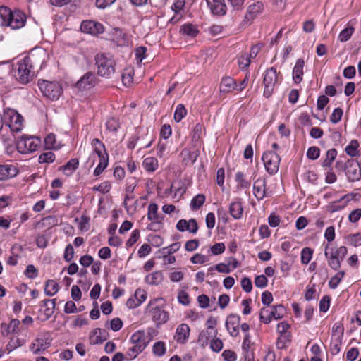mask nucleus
Segmentation results:
<instances>
[{
    "mask_svg": "<svg viewBox=\"0 0 361 361\" xmlns=\"http://www.w3.org/2000/svg\"><path fill=\"white\" fill-rule=\"evenodd\" d=\"M178 300L180 304L188 305L190 304L189 295L185 291L180 290L178 293Z\"/></svg>",
    "mask_w": 361,
    "mask_h": 361,
    "instance_id": "57",
    "label": "nucleus"
},
{
    "mask_svg": "<svg viewBox=\"0 0 361 361\" xmlns=\"http://www.w3.org/2000/svg\"><path fill=\"white\" fill-rule=\"evenodd\" d=\"M190 331V327L187 324L178 325L176 329L175 339L179 343H185L189 338Z\"/></svg>",
    "mask_w": 361,
    "mask_h": 361,
    "instance_id": "19",
    "label": "nucleus"
},
{
    "mask_svg": "<svg viewBox=\"0 0 361 361\" xmlns=\"http://www.w3.org/2000/svg\"><path fill=\"white\" fill-rule=\"evenodd\" d=\"M45 53L41 51L39 57L35 54H30L19 60L16 64L17 72L16 79L20 83H29L35 76L36 69L40 70L44 61Z\"/></svg>",
    "mask_w": 361,
    "mask_h": 361,
    "instance_id": "1",
    "label": "nucleus"
},
{
    "mask_svg": "<svg viewBox=\"0 0 361 361\" xmlns=\"http://www.w3.org/2000/svg\"><path fill=\"white\" fill-rule=\"evenodd\" d=\"M142 166L149 172H153L158 168V161L156 158L149 157L144 159Z\"/></svg>",
    "mask_w": 361,
    "mask_h": 361,
    "instance_id": "33",
    "label": "nucleus"
},
{
    "mask_svg": "<svg viewBox=\"0 0 361 361\" xmlns=\"http://www.w3.org/2000/svg\"><path fill=\"white\" fill-rule=\"evenodd\" d=\"M26 22L25 14L20 11H12L6 6H0V25L10 27L12 30L23 27Z\"/></svg>",
    "mask_w": 361,
    "mask_h": 361,
    "instance_id": "2",
    "label": "nucleus"
},
{
    "mask_svg": "<svg viewBox=\"0 0 361 361\" xmlns=\"http://www.w3.org/2000/svg\"><path fill=\"white\" fill-rule=\"evenodd\" d=\"M358 147V141L357 140H352L349 145L345 147V151L349 156L355 157L359 154Z\"/></svg>",
    "mask_w": 361,
    "mask_h": 361,
    "instance_id": "39",
    "label": "nucleus"
},
{
    "mask_svg": "<svg viewBox=\"0 0 361 361\" xmlns=\"http://www.w3.org/2000/svg\"><path fill=\"white\" fill-rule=\"evenodd\" d=\"M4 123L12 133H19L23 128V118L16 110L6 109L3 115Z\"/></svg>",
    "mask_w": 361,
    "mask_h": 361,
    "instance_id": "7",
    "label": "nucleus"
},
{
    "mask_svg": "<svg viewBox=\"0 0 361 361\" xmlns=\"http://www.w3.org/2000/svg\"><path fill=\"white\" fill-rule=\"evenodd\" d=\"M59 284L54 280H47L45 282L44 293L48 296H53L59 291Z\"/></svg>",
    "mask_w": 361,
    "mask_h": 361,
    "instance_id": "31",
    "label": "nucleus"
},
{
    "mask_svg": "<svg viewBox=\"0 0 361 361\" xmlns=\"http://www.w3.org/2000/svg\"><path fill=\"white\" fill-rule=\"evenodd\" d=\"M216 331H212L209 329L202 330L199 334L198 343H201L202 345L207 344L209 338L213 336H216Z\"/></svg>",
    "mask_w": 361,
    "mask_h": 361,
    "instance_id": "35",
    "label": "nucleus"
},
{
    "mask_svg": "<svg viewBox=\"0 0 361 361\" xmlns=\"http://www.w3.org/2000/svg\"><path fill=\"white\" fill-rule=\"evenodd\" d=\"M320 154L319 148L315 146L310 147L307 152V157L312 160L317 159Z\"/></svg>",
    "mask_w": 361,
    "mask_h": 361,
    "instance_id": "51",
    "label": "nucleus"
},
{
    "mask_svg": "<svg viewBox=\"0 0 361 361\" xmlns=\"http://www.w3.org/2000/svg\"><path fill=\"white\" fill-rule=\"evenodd\" d=\"M268 280L264 275L257 276L255 279V284L257 287L263 288L267 285Z\"/></svg>",
    "mask_w": 361,
    "mask_h": 361,
    "instance_id": "63",
    "label": "nucleus"
},
{
    "mask_svg": "<svg viewBox=\"0 0 361 361\" xmlns=\"http://www.w3.org/2000/svg\"><path fill=\"white\" fill-rule=\"evenodd\" d=\"M39 162L41 164L44 163H52L55 160V154L52 152H47L42 153L39 157Z\"/></svg>",
    "mask_w": 361,
    "mask_h": 361,
    "instance_id": "46",
    "label": "nucleus"
},
{
    "mask_svg": "<svg viewBox=\"0 0 361 361\" xmlns=\"http://www.w3.org/2000/svg\"><path fill=\"white\" fill-rule=\"evenodd\" d=\"M348 242L353 246L357 247L361 245V233H357L348 236Z\"/></svg>",
    "mask_w": 361,
    "mask_h": 361,
    "instance_id": "50",
    "label": "nucleus"
},
{
    "mask_svg": "<svg viewBox=\"0 0 361 361\" xmlns=\"http://www.w3.org/2000/svg\"><path fill=\"white\" fill-rule=\"evenodd\" d=\"M38 86L43 95L51 100H57L61 93V85L56 81L39 80Z\"/></svg>",
    "mask_w": 361,
    "mask_h": 361,
    "instance_id": "8",
    "label": "nucleus"
},
{
    "mask_svg": "<svg viewBox=\"0 0 361 361\" xmlns=\"http://www.w3.org/2000/svg\"><path fill=\"white\" fill-rule=\"evenodd\" d=\"M229 213L235 219H240L242 218L243 207L240 199H236L230 204Z\"/></svg>",
    "mask_w": 361,
    "mask_h": 361,
    "instance_id": "22",
    "label": "nucleus"
},
{
    "mask_svg": "<svg viewBox=\"0 0 361 361\" xmlns=\"http://www.w3.org/2000/svg\"><path fill=\"white\" fill-rule=\"evenodd\" d=\"M240 322V317L238 314H230L226 321V328L230 335L235 337L238 335V327Z\"/></svg>",
    "mask_w": 361,
    "mask_h": 361,
    "instance_id": "15",
    "label": "nucleus"
},
{
    "mask_svg": "<svg viewBox=\"0 0 361 361\" xmlns=\"http://www.w3.org/2000/svg\"><path fill=\"white\" fill-rule=\"evenodd\" d=\"M343 110L341 108H336L330 116V121L333 123H338L343 116Z\"/></svg>",
    "mask_w": 361,
    "mask_h": 361,
    "instance_id": "49",
    "label": "nucleus"
},
{
    "mask_svg": "<svg viewBox=\"0 0 361 361\" xmlns=\"http://www.w3.org/2000/svg\"><path fill=\"white\" fill-rule=\"evenodd\" d=\"M80 29L83 32L97 35L104 32L102 24L94 20H84L81 23Z\"/></svg>",
    "mask_w": 361,
    "mask_h": 361,
    "instance_id": "14",
    "label": "nucleus"
},
{
    "mask_svg": "<svg viewBox=\"0 0 361 361\" xmlns=\"http://www.w3.org/2000/svg\"><path fill=\"white\" fill-rule=\"evenodd\" d=\"M180 247V243L176 242L173 244H171L169 247H164L162 249V253L163 254H173L178 251Z\"/></svg>",
    "mask_w": 361,
    "mask_h": 361,
    "instance_id": "56",
    "label": "nucleus"
},
{
    "mask_svg": "<svg viewBox=\"0 0 361 361\" xmlns=\"http://www.w3.org/2000/svg\"><path fill=\"white\" fill-rule=\"evenodd\" d=\"M271 319H280L283 317L286 313V309L283 305H277L271 307Z\"/></svg>",
    "mask_w": 361,
    "mask_h": 361,
    "instance_id": "36",
    "label": "nucleus"
},
{
    "mask_svg": "<svg viewBox=\"0 0 361 361\" xmlns=\"http://www.w3.org/2000/svg\"><path fill=\"white\" fill-rule=\"evenodd\" d=\"M344 275L345 272L343 271H338L334 276H333L330 279L329 282V287L332 289H335L340 283Z\"/></svg>",
    "mask_w": 361,
    "mask_h": 361,
    "instance_id": "44",
    "label": "nucleus"
},
{
    "mask_svg": "<svg viewBox=\"0 0 361 361\" xmlns=\"http://www.w3.org/2000/svg\"><path fill=\"white\" fill-rule=\"evenodd\" d=\"M222 357L226 361H235L237 355L234 351L225 350L222 353Z\"/></svg>",
    "mask_w": 361,
    "mask_h": 361,
    "instance_id": "64",
    "label": "nucleus"
},
{
    "mask_svg": "<svg viewBox=\"0 0 361 361\" xmlns=\"http://www.w3.org/2000/svg\"><path fill=\"white\" fill-rule=\"evenodd\" d=\"M24 274L29 279H35L38 275L37 269L34 265L30 264L27 266V268L24 272Z\"/></svg>",
    "mask_w": 361,
    "mask_h": 361,
    "instance_id": "54",
    "label": "nucleus"
},
{
    "mask_svg": "<svg viewBox=\"0 0 361 361\" xmlns=\"http://www.w3.org/2000/svg\"><path fill=\"white\" fill-rule=\"evenodd\" d=\"M304 60L298 59L293 70V78L296 83H299L302 80Z\"/></svg>",
    "mask_w": 361,
    "mask_h": 361,
    "instance_id": "24",
    "label": "nucleus"
},
{
    "mask_svg": "<svg viewBox=\"0 0 361 361\" xmlns=\"http://www.w3.org/2000/svg\"><path fill=\"white\" fill-rule=\"evenodd\" d=\"M91 144L93 147V152L90 154V158L94 159L97 157L99 159V163L94 171V176H98L108 166L109 155L106 152L105 145L98 138L93 139ZM94 163V160L92 165Z\"/></svg>",
    "mask_w": 361,
    "mask_h": 361,
    "instance_id": "3",
    "label": "nucleus"
},
{
    "mask_svg": "<svg viewBox=\"0 0 361 361\" xmlns=\"http://www.w3.org/2000/svg\"><path fill=\"white\" fill-rule=\"evenodd\" d=\"M337 156V151L336 149L332 148L329 149L326 153V157L322 163V166L326 169L331 167L333 161Z\"/></svg>",
    "mask_w": 361,
    "mask_h": 361,
    "instance_id": "28",
    "label": "nucleus"
},
{
    "mask_svg": "<svg viewBox=\"0 0 361 361\" xmlns=\"http://www.w3.org/2000/svg\"><path fill=\"white\" fill-rule=\"evenodd\" d=\"M262 159L268 173L274 175L278 172L281 157L277 153L267 151L263 154Z\"/></svg>",
    "mask_w": 361,
    "mask_h": 361,
    "instance_id": "10",
    "label": "nucleus"
},
{
    "mask_svg": "<svg viewBox=\"0 0 361 361\" xmlns=\"http://www.w3.org/2000/svg\"><path fill=\"white\" fill-rule=\"evenodd\" d=\"M313 250L308 247H304L301 252V262L307 264L312 259Z\"/></svg>",
    "mask_w": 361,
    "mask_h": 361,
    "instance_id": "41",
    "label": "nucleus"
},
{
    "mask_svg": "<svg viewBox=\"0 0 361 361\" xmlns=\"http://www.w3.org/2000/svg\"><path fill=\"white\" fill-rule=\"evenodd\" d=\"M253 192L255 197L260 200L266 196H270L266 190V180L264 178H258L254 182Z\"/></svg>",
    "mask_w": 361,
    "mask_h": 361,
    "instance_id": "18",
    "label": "nucleus"
},
{
    "mask_svg": "<svg viewBox=\"0 0 361 361\" xmlns=\"http://www.w3.org/2000/svg\"><path fill=\"white\" fill-rule=\"evenodd\" d=\"M208 257L206 256V255H202V254H200V253H197L195 255H194L191 259H190V261L193 263V264H204L206 262L208 261Z\"/></svg>",
    "mask_w": 361,
    "mask_h": 361,
    "instance_id": "55",
    "label": "nucleus"
},
{
    "mask_svg": "<svg viewBox=\"0 0 361 361\" xmlns=\"http://www.w3.org/2000/svg\"><path fill=\"white\" fill-rule=\"evenodd\" d=\"M145 282L149 285H159L163 280V274L161 271H154L145 277Z\"/></svg>",
    "mask_w": 361,
    "mask_h": 361,
    "instance_id": "32",
    "label": "nucleus"
},
{
    "mask_svg": "<svg viewBox=\"0 0 361 361\" xmlns=\"http://www.w3.org/2000/svg\"><path fill=\"white\" fill-rule=\"evenodd\" d=\"M119 126L120 125L118 121L114 117L109 118L106 123V128L112 132L117 131Z\"/></svg>",
    "mask_w": 361,
    "mask_h": 361,
    "instance_id": "48",
    "label": "nucleus"
},
{
    "mask_svg": "<svg viewBox=\"0 0 361 361\" xmlns=\"http://www.w3.org/2000/svg\"><path fill=\"white\" fill-rule=\"evenodd\" d=\"M94 60L97 74L105 78H111L115 72L116 66L113 56L108 54L99 53L95 56Z\"/></svg>",
    "mask_w": 361,
    "mask_h": 361,
    "instance_id": "4",
    "label": "nucleus"
},
{
    "mask_svg": "<svg viewBox=\"0 0 361 361\" xmlns=\"http://www.w3.org/2000/svg\"><path fill=\"white\" fill-rule=\"evenodd\" d=\"M212 13L217 16L226 13L227 6L224 0H206Z\"/></svg>",
    "mask_w": 361,
    "mask_h": 361,
    "instance_id": "16",
    "label": "nucleus"
},
{
    "mask_svg": "<svg viewBox=\"0 0 361 361\" xmlns=\"http://www.w3.org/2000/svg\"><path fill=\"white\" fill-rule=\"evenodd\" d=\"M210 251L214 255H218L225 251V245L224 243H217L212 245Z\"/></svg>",
    "mask_w": 361,
    "mask_h": 361,
    "instance_id": "53",
    "label": "nucleus"
},
{
    "mask_svg": "<svg viewBox=\"0 0 361 361\" xmlns=\"http://www.w3.org/2000/svg\"><path fill=\"white\" fill-rule=\"evenodd\" d=\"M40 142L38 137L23 136L17 142L16 148L18 152L27 154L36 151Z\"/></svg>",
    "mask_w": 361,
    "mask_h": 361,
    "instance_id": "11",
    "label": "nucleus"
},
{
    "mask_svg": "<svg viewBox=\"0 0 361 361\" xmlns=\"http://www.w3.org/2000/svg\"><path fill=\"white\" fill-rule=\"evenodd\" d=\"M180 32L188 37H195L199 33L197 25L192 23H186L181 26Z\"/></svg>",
    "mask_w": 361,
    "mask_h": 361,
    "instance_id": "26",
    "label": "nucleus"
},
{
    "mask_svg": "<svg viewBox=\"0 0 361 361\" xmlns=\"http://www.w3.org/2000/svg\"><path fill=\"white\" fill-rule=\"evenodd\" d=\"M140 238V231L137 229L134 230L129 238V239L127 240L126 245L127 247H132L135 242L138 240Z\"/></svg>",
    "mask_w": 361,
    "mask_h": 361,
    "instance_id": "52",
    "label": "nucleus"
},
{
    "mask_svg": "<svg viewBox=\"0 0 361 361\" xmlns=\"http://www.w3.org/2000/svg\"><path fill=\"white\" fill-rule=\"evenodd\" d=\"M79 161L78 159H71L65 165L59 167V171H63L66 176H70L78 169Z\"/></svg>",
    "mask_w": 361,
    "mask_h": 361,
    "instance_id": "25",
    "label": "nucleus"
},
{
    "mask_svg": "<svg viewBox=\"0 0 361 361\" xmlns=\"http://www.w3.org/2000/svg\"><path fill=\"white\" fill-rule=\"evenodd\" d=\"M278 82V73L274 67L268 68L264 74L263 85L264 87L263 94L265 97L269 98L274 90L275 85Z\"/></svg>",
    "mask_w": 361,
    "mask_h": 361,
    "instance_id": "9",
    "label": "nucleus"
},
{
    "mask_svg": "<svg viewBox=\"0 0 361 361\" xmlns=\"http://www.w3.org/2000/svg\"><path fill=\"white\" fill-rule=\"evenodd\" d=\"M160 300L161 298L151 300L146 307V313L151 317L157 326L165 324L169 317V313L164 309V307L157 305V302Z\"/></svg>",
    "mask_w": 361,
    "mask_h": 361,
    "instance_id": "6",
    "label": "nucleus"
},
{
    "mask_svg": "<svg viewBox=\"0 0 361 361\" xmlns=\"http://www.w3.org/2000/svg\"><path fill=\"white\" fill-rule=\"evenodd\" d=\"M235 181L237 183L236 188L238 190L249 189L250 186V181L245 178L243 172L238 171L235 174Z\"/></svg>",
    "mask_w": 361,
    "mask_h": 361,
    "instance_id": "29",
    "label": "nucleus"
},
{
    "mask_svg": "<svg viewBox=\"0 0 361 361\" xmlns=\"http://www.w3.org/2000/svg\"><path fill=\"white\" fill-rule=\"evenodd\" d=\"M361 218V209L353 210L348 215V220L352 223L357 222Z\"/></svg>",
    "mask_w": 361,
    "mask_h": 361,
    "instance_id": "62",
    "label": "nucleus"
},
{
    "mask_svg": "<svg viewBox=\"0 0 361 361\" xmlns=\"http://www.w3.org/2000/svg\"><path fill=\"white\" fill-rule=\"evenodd\" d=\"M357 194L354 192H349L343 197H341L339 200L334 201L329 203L327 206V210L330 213H334L336 212H338L341 209H343L349 202L353 200L357 199Z\"/></svg>",
    "mask_w": 361,
    "mask_h": 361,
    "instance_id": "13",
    "label": "nucleus"
},
{
    "mask_svg": "<svg viewBox=\"0 0 361 361\" xmlns=\"http://www.w3.org/2000/svg\"><path fill=\"white\" fill-rule=\"evenodd\" d=\"M158 206L155 203H151L148 206L147 219L149 221H163L164 217L157 213Z\"/></svg>",
    "mask_w": 361,
    "mask_h": 361,
    "instance_id": "30",
    "label": "nucleus"
},
{
    "mask_svg": "<svg viewBox=\"0 0 361 361\" xmlns=\"http://www.w3.org/2000/svg\"><path fill=\"white\" fill-rule=\"evenodd\" d=\"M206 197L203 194H198L195 196L190 202V207L192 210L199 209L204 203Z\"/></svg>",
    "mask_w": 361,
    "mask_h": 361,
    "instance_id": "38",
    "label": "nucleus"
},
{
    "mask_svg": "<svg viewBox=\"0 0 361 361\" xmlns=\"http://www.w3.org/2000/svg\"><path fill=\"white\" fill-rule=\"evenodd\" d=\"M329 245H327L325 248L324 255L328 259L329 265L334 270H337L341 267V259L336 256L334 253L331 252L330 256H329V252H327V249Z\"/></svg>",
    "mask_w": 361,
    "mask_h": 361,
    "instance_id": "27",
    "label": "nucleus"
},
{
    "mask_svg": "<svg viewBox=\"0 0 361 361\" xmlns=\"http://www.w3.org/2000/svg\"><path fill=\"white\" fill-rule=\"evenodd\" d=\"M18 173L16 166L11 164L0 165V180L15 177Z\"/></svg>",
    "mask_w": 361,
    "mask_h": 361,
    "instance_id": "21",
    "label": "nucleus"
},
{
    "mask_svg": "<svg viewBox=\"0 0 361 361\" xmlns=\"http://www.w3.org/2000/svg\"><path fill=\"white\" fill-rule=\"evenodd\" d=\"M25 344V340L12 337L6 345V350L9 353L18 347L24 345Z\"/></svg>",
    "mask_w": 361,
    "mask_h": 361,
    "instance_id": "34",
    "label": "nucleus"
},
{
    "mask_svg": "<svg viewBox=\"0 0 361 361\" xmlns=\"http://www.w3.org/2000/svg\"><path fill=\"white\" fill-rule=\"evenodd\" d=\"M264 9L263 4L260 1H257L250 5L247 10L245 18L248 20H252L255 16L260 13Z\"/></svg>",
    "mask_w": 361,
    "mask_h": 361,
    "instance_id": "23",
    "label": "nucleus"
},
{
    "mask_svg": "<svg viewBox=\"0 0 361 361\" xmlns=\"http://www.w3.org/2000/svg\"><path fill=\"white\" fill-rule=\"evenodd\" d=\"M211 349L214 352H220L223 348V342L219 338L213 339L210 343Z\"/></svg>",
    "mask_w": 361,
    "mask_h": 361,
    "instance_id": "59",
    "label": "nucleus"
},
{
    "mask_svg": "<svg viewBox=\"0 0 361 361\" xmlns=\"http://www.w3.org/2000/svg\"><path fill=\"white\" fill-rule=\"evenodd\" d=\"M96 76L92 72L85 73L76 83L80 90H89L95 84Z\"/></svg>",
    "mask_w": 361,
    "mask_h": 361,
    "instance_id": "17",
    "label": "nucleus"
},
{
    "mask_svg": "<svg viewBox=\"0 0 361 361\" xmlns=\"http://www.w3.org/2000/svg\"><path fill=\"white\" fill-rule=\"evenodd\" d=\"M241 286L242 288L246 292L250 293L252 289V281L250 278L244 277L241 280Z\"/></svg>",
    "mask_w": 361,
    "mask_h": 361,
    "instance_id": "61",
    "label": "nucleus"
},
{
    "mask_svg": "<svg viewBox=\"0 0 361 361\" xmlns=\"http://www.w3.org/2000/svg\"><path fill=\"white\" fill-rule=\"evenodd\" d=\"M187 114V110L182 104H178L174 113L173 118L176 122H180Z\"/></svg>",
    "mask_w": 361,
    "mask_h": 361,
    "instance_id": "40",
    "label": "nucleus"
},
{
    "mask_svg": "<svg viewBox=\"0 0 361 361\" xmlns=\"http://www.w3.org/2000/svg\"><path fill=\"white\" fill-rule=\"evenodd\" d=\"M330 306V298L328 295L324 296L319 302V310L321 312H326Z\"/></svg>",
    "mask_w": 361,
    "mask_h": 361,
    "instance_id": "58",
    "label": "nucleus"
},
{
    "mask_svg": "<svg viewBox=\"0 0 361 361\" xmlns=\"http://www.w3.org/2000/svg\"><path fill=\"white\" fill-rule=\"evenodd\" d=\"M35 340L37 342V345L40 348L42 351L47 350L51 345V339L47 335L38 336Z\"/></svg>",
    "mask_w": 361,
    "mask_h": 361,
    "instance_id": "37",
    "label": "nucleus"
},
{
    "mask_svg": "<svg viewBox=\"0 0 361 361\" xmlns=\"http://www.w3.org/2000/svg\"><path fill=\"white\" fill-rule=\"evenodd\" d=\"M153 353L159 357L163 356L166 353L165 343L163 341L156 342L152 347Z\"/></svg>",
    "mask_w": 361,
    "mask_h": 361,
    "instance_id": "42",
    "label": "nucleus"
},
{
    "mask_svg": "<svg viewBox=\"0 0 361 361\" xmlns=\"http://www.w3.org/2000/svg\"><path fill=\"white\" fill-rule=\"evenodd\" d=\"M354 32V27H348L345 29H343L338 35V39L341 42H344L348 41L352 36L353 33Z\"/></svg>",
    "mask_w": 361,
    "mask_h": 361,
    "instance_id": "45",
    "label": "nucleus"
},
{
    "mask_svg": "<svg viewBox=\"0 0 361 361\" xmlns=\"http://www.w3.org/2000/svg\"><path fill=\"white\" fill-rule=\"evenodd\" d=\"M236 87L237 82L234 78L225 76L221 79L219 88L221 92L228 93L236 90Z\"/></svg>",
    "mask_w": 361,
    "mask_h": 361,
    "instance_id": "20",
    "label": "nucleus"
},
{
    "mask_svg": "<svg viewBox=\"0 0 361 361\" xmlns=\"http://www.w3.org/2000/svg\"><path fill=\"white\" fill-rule=\"evenodd\" d=\"M251 63V59L247 54L244 53L241 54L238 59V64L241 70H244L247 68Z\"/></svg>",
    "mask_w": 361,
    "mask_h": 361,
    "instance_id": "43",
    "label": "nucleus"
},
{
    "mask_svg": "<svg viewBox=\"0 0 361 361\" xmlns=\"http://www.w3.org/2000/svg\"><path fill=\"white\" fill-rule=\"evenodd\" d=\"M260 321L264 324H269L271 321V311L268 307H263L261 309L259 314Z\"/></svg>",
    "mask_w": 361,
    "mask_h": 361,
    "instance_id": "47",
    "label": "nucleus"
},
{
    "mask_svg": "<svg viewBox=\"0 0 361 361\" xmlns=\"http://www.w3.org/2000/svg\"><path fill=\"white\" fill-rule=\"evenodd\" d=\"M132 346L126 351V356L129 360L135 359L148 345L150 338H147L143 331H137L130 338Z\"/></svg>",
    "mask_w": 361,
    "mask_h": 361,
    "instance_id": "5",
    "label": "nucleus"
},
{
    "mask_svg": "<svg viewBox=\"0 0 361 361\" xmlns=\"http://www.w3.org/2000/svg\"><path fill=\"white\" fill-rule=\"evenodd\" d=\"M345 172L349 181L355 182L361 179V168L356 160L348 159L345 162Z\"/></svg>",
    "mask_w": 361,
    "mask_h": 361,
    "instance_id": "12",
    "label": "nucleus"
},
{
    "mask_svg": "<svg viewBox=\"0 0 361 361\" xmlns=\"http://www.w3.org/2000/svg\"><path fill=\"white\" fill-rule=\"evenodd\" d=\"M135 298H136L137 301L141 305L142 302H144L147 298V293L140 288H137L135 290V293L134 294Z\"/></svg>",
    "mask_w": 361,
    "mask_h": 361,
    "instance_id": "60",
    "label": "nucleus"
}]
</instances>
